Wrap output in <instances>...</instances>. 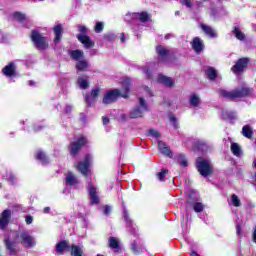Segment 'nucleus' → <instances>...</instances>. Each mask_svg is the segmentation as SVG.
I'll use <instances>...</instances> for the list:
<instances>
[{"label": "nucleus", "mask_w": 256, "mask_h": 256, "mask_svg": "<svg viewBox=\"0 0 256 256\" xmlns=\"http://www.w3.org/2000/svg\"><path fill=\"white\" fill-rule=\"evenodd\" d=\"M66 183L67 185H70L71 187H73L75 185H78L79 180L77 179L75 174H73V172H68L66 174Z\"/></svg>", "instance_id": "412c9836"}, {"label": "nucleus", "mask_w": 256, "mask_h": 256, "mask_svg": "<svg viewBox=\"0 0 256 256\" xmlns=\"http://www.w3.org/2000/svg\"><path fill=\"white\" fill-rule=\"evenodd\" d=\"M87 189L91 205L99 204V195L97 194V187H95V185L93 184H89L87 186Z\"/></svg>", "instance_id": "9d476101"}, {"label": "nucleus", "mask_w": 256, "mask_h": 256, "mask_svg": "<svg viewBox=\"0 0 256 256\" xmlns=\"http://www.w3.org/2000/svg\"><path fill=\"white\" fill-rule=\"evenodd\" d=\"M78 87L81 89H89V77L87 76H80L77 80Z\"/></svg>", "instance_id": "4be33fe9"}, {"label": "nucleus", "mask_w": 256, "mask_h": 256, "mask_svg": "<svg viewBox=\"0 0 256 256\" xmlns=\"http://www.w3.org/2000/svg\"><path fill=\"white\" fill-rule=\"evenodd\" d=\"M87 67H89V62L84 59L78 60V62L76 63L77 71H87Z\"/></svg>", "instance_id": "c756f323"}, {"label": "nucleus", "mask_w": 256, "mask_h": 256, "mask_svg": "<svg viewBox=\"0 0 256 256\" xmlns=\"http://www.w3.org/2000/svg\"><path fill=\"white\" fill-rule=\"evenodd\" d=\"M104 27L105 26H104L103 22H97L94 27L95 33H101V31H103Z\"/></svg>", "instance_id": "a19ab883"}, {"label": "nucleus", "mask_w": 256, "mask_h": 256, "mask_svg": "<svg viewBox=\"0 0 256 256\" xmlns=\"http://www.w3.org/2000/svg\"><path fill=\"white\" fill-rule=\"evenodd\" d=\"M247 65H249V58L239 59L236 64L232 67L231 71L234 73H243L245 69H247Z\"/></svg>", "instance_id": "9b49d317"}, {"label": "nucleus", "mask_w": 256, "mask_h": 256, "mask_svg": "<svg viewBox=\"0 0 256 256\" xmlns=\"http://www.w3.org/2000/svg\"><path fill=\"white\" fill-rule=\"evenodd\" d=\"M236 233L237 235H241V225H236Z\"/></svg>", "instance_id": "5fc2aeb1"}, {"label": "nucleus", "mask_w": 256, "mask_h": 256, "mask_svg": "<svg viewBox=\"0 0 256 256\" xmlns=\"http://www.w3.org/2000/svg\"><path fill=\"white\" fill-rule=\"evenodd\" d=\"M206 75H207L208 79H215V77H217V70H215V68H213V67H209L206 70Z\"/></svg>", "instance_id": "c9c22d12"}, {"label": "nucleus", "mask_w": 256, "mask_h": 256, "mask_svg": "<svg viewBox=\"0 0 256 256\" xmlns=\"http://www.w3.org/2000/svg\"><path fill=\"white\" fill-rule=\"evenodd\" d=\"M224 119H235L237 117V114L233 111H225L222 113Z\"/></svg>", "instance_id": "58836bf2"}, {"label": "nucleus", "mask_w": 256, "mask_h": 256, "mask_svg": "<svg viewBox=\"0 0 256 256\" xmlns=\"http://www.w3.org/2000/svg\"><path fill=\"white\" fill-rule=\"evenodd\" d=\"M33 82L30 81V85H32Z\"/></svg>", "instance_id": "338daca9"}, {"label": "nucleus", "mask_w": 256, "mask_h": 256, "mask_svg": "<svg viewBox=\"0 0 256 256\" xmlns=\"http://www.w3.org/2000/svg\"><path fill=\"white\" fill-rule=\"evenodd\" d=\"M25 221H26V225H31V223H33V216L27 215L25 217Z\"/></svg>", "instance_id": "09e8293b"}, {"label": "nucleus", "mask_w": 256, "mask_h": 256, "mask_svg": "<svg viewBox=\"0 0 256 256\" xmlns=\"http://www.w3.org/2000/svg\"><path fill=\"white\" fill-rule=\"evenodd\" d=\"M109 213H111V207L105 206V207H104V214H105V215H109Z\"/></svg>", "instance_id": "864d4df0"}, {"label": "nucleus", "mask_w": 256, "mask_h": 256, "mask_svg": "<svg viewBox=\"0 0 256 256\" xmlns=\"http://www.w3.org/2000/svg\"><path fill=\"white\" fill-rule=\"evenodd\" d=\"M35 157L38 161H40V163H42V165H47V163H49V159L42 150L36 151Z\"/></svg>", "instance_id": "b1692460"}, {"label": "nucleus", "mask_w": 256, "mask_h": 256, "mask_svg": "<svg viewBox=\"0 0 256 256\" xmlns=\"http://www.w3.org/2000/svg\"><path fill=\"white\" fill-rule=\"evenodd\" d=\"M156 51L158 54L159 61H165V59H167V55H168L169 51L166 50L165 47L158 46V47H156Z\"/></svg>", "instance_id": "5701e85b"}, {"label": "nucleus", "mask_w": 256, "mask_h": 256, "mask_svg": "<svg viewBox=\"0 0 256 256\" xmlns=\"http://www.w3.org/2000/svg\"><path fill=\"white\" fill-rule=\"evenodd\" d=\"M253 241L254 243H256V228L254 229V232H253Z\"/></svg>", "instance_id": "680f3d73"}, {"label": "nucleus", "mask_w": 256, "mask_h": 256, "mask_svg": "<svg viewBox=\"0 0 256 256\" xmlns=\"http://www.w3.org/2000/svg\"><path fill=\"white\" fill-rule=\"evenodd\" d=\"M182 5H186L187 7H191V0H180Z\"/></svg>", "instance_id": "603ef678"}, {"label": "nucleus", "mask_w": 256, "mask_h": 256, "mask_svg": "<svg viewBox=\"0 0 256 256\" xmlns=\"http://www.w3.org/2000/svg\"><path fill=\"white\" fill-rule=\"evenodd\" d=\"M71 249H72V252H71L72 256H82L83 255V249H81V247H79L77 245H72Z\"/></svg>", "instance_id": "f704fd0d"}, {"label": "nucleus", "mask_w": 256, "mask_h": 256, "mask_svg": "<svg viewBox=\"0 0 256 256\" xmlns=\"http://www.w3.org/2000/svg\"><path fill=\"white\" fill-rule=\"evenodd\" d=\"M190 105L191 107H199L201 105V97L197 94H192L190 96Z\"/></svg>", "instance_id": "c85d7f7f"}, {"label": "nucleus", "mask_w": 256, "mask_h": 256, "mask_svg": "<svg viewBox=\"0 0 256 256\" xmlns=\"http://www.w3.org/2000/svg\"><path fill=\"white\" fill-rule=\"evenodd\" d=\"M70 247L71 244H69L68 241L63 240L56 245V252L63 255V252L67 251V249H69Z\"/></svg>", "instance_id": "aec40b11"}, {"label": "nucleus", "mask_w": 256, "mask_h": 256, "mask_svg": "<svg viewBox=\"0 0 256 256\" xmlns=\"http://www.w3.org/2000/svg\"><path fill=\"white\" fill-rule=\"evenodd\" d=\"M124 219L125 221H129V214L127 213V211H124Z\"/></svg>", "instance_id": "bf43d9fd"}, {"label": "nucleus", "mask_w": 256, "mask_h": 256, "mask_svg": "<svg viewBox=\"0 0 256 256\" xmlns=\"http://www.w3.org/2000/svg\"><path fill=\"white\" fill-rule=\"evenodd\" d=\"M121 41H125V35L122 34Z\"/></svg>", "instance_id": "0e129e2a"}, {"label": "nucleus", "mask_w": 256, "mask_h": 256, "mask_svg": "<svg viewBox=\"0 0 256 256\" xmlns=\"http://www.w3.org/2000/svg\"><path fill=\"white\" fill-rule=\"evenodd\" d=\"M9 221H11V210L6 209L0 214V229L2 231L7 229Z\"/></svg>", "instance_id": "f8f14e48"}, {"label": "nucleus", "mask_w": 256, "mask_h": 256, "mask_svg": "<svg viewBox=\"0 0 256 256\" xmlns=\"http://www.w3.org/2000/svg\"><path fill=\"white\" fill-rule=\"evenodd\" d=\"M2 73L6 75V77H13L15 76V63L10 62L2 69Z\"/></svg>", "instance_id": "6ab92c4d"}, {"label": "nucleus", "mask_w": 256, "mask_h": 256, "mask_svg": "<svg viewBox=\"0 0 256 256\" xmlns=\"http://www.w3.org/2000/svg\"><path fill=\"white\" fill-rule=\"evenodd\" d=\"M54 43L57 44L61 41V35H63V27L61 25H57L54 27Z\"/></svg>", "instance_id": "a878e982"}, {"label": "nucleus", "mask_w": 256, "mask_h": 256, "mask_svg": "<svg viewBox=\"0 0 256 256\" xmlns=\"http://www.w3.org/2000/svg\"><path fill=\"white\" fill-rule=\"evenodd\" d=\"M157 81L158 83H162V85H165L166 87H173V85L175 84V81H173V79L162 74L158 75Z\"/></svg>", "instance_id": "a211bd4d"}, {"label": "nucleus", "mask_w": 256, "mask_h": 256, "mask_svg": "<svg viewBox=\"0 0 256 256\" xmlns=\"http://www.w3.org/2000/svg\"><path fill=\"white\" fill-rule=\"evenodd\" d=\"M144 73L148 79H152L153 76H151V70H149V68H145Z\"/></svg>", "instance_id": "3c124183"}, {"label": "nucleus", "mask_w": 256, "mask_h": 256, "mask_svg": "<svg viewBox=\"0 0 256 256\" xmlns=\"http://www.w3.org/2000/svg\"><path fill=\"white\" fill-rule=\"evenodd\" d=\"M149 135H151V137H154V139H161V133H159V131L157 130H149Z\"/></svg>", "instance_id": "c03bdc74"}, {"label": "nucleus", "mask_w": 256, "mask_h": 256, "mask_svg": "<svg viewBox=\"0 0 256 256\" xmlns=\"http://www.w3.org/2000/svg\"><path fill=\"white\" fill-rule=\"evenodd\" d=\"M49 211H51L50 207H45L43 210V213H49Z\"/></svg>", "instance_id": "052dcab7"}, {"label": "nucleus", "mask_w": 256, "mask_h": 256, "mask_svg": "<svg viewBox=\"0 0 256 256\" xmlns=\"http://www.w3.org/2000/svg\"><path fill=\"white\" fill-rule=\"evenodd\" d=\"M167 173H169V170H165V169L159 172L157 174L159 181H165V175H167Z\"/></svg>", "instance_id": "37998d69"}, {"label": "nucleus", "mask_w": 256, "mask_h": 256, "mask_svg": "<svg viewBox=\"0 0 256 256\" xmlns=\"http://www.w3.org/2000/svg\"><path fill=\"white\" fill-rule=\"evenodd\" d=\"M222 97L226 99H239L241 97H249V95L253 94V89L247 86H242L241 88H237L233 91L222 90L221 92Z\"/></svg>", "instance_id": "f03ea898"}, {"label": "nucleus", "mask_w": 256, "mask_h": 256, "mask_svg": "<svg viewBox=\"0 0 256 256\" xmlns=\"http://www.w3.org/2000/svg\"><path fill=\"white\" fill-rule=\"evenodd\" d=\"M14 19H16V21H25V14L20 13V12H16L14 13Z\"/></svg>", "instance_id": "79ce46f5"}, {"label": "nucleus", "mask_w": 256, "mask_h": 256, "mask_svg": "<svg viewBox=\"0 0 256 256\" xmlns=\"http://www.w3.org/2000/svg\"><path fill=\"white\" fill-rule=\"evenodd\" d=\"M15 237L18 239V241H20L21 245H24L27 249L35 247V238H33V236H31L27 230L16 233Z\"/></svg>", "instance_id": "39448f33"}, {"label": "nucleus", "mask_w": 256, "mask_h": 256, "mask_svg": "<svg viewBox=\"0 0 256 256\" xmlns=\"http://www.w3.org/2000/svg\"><path fill=\"white\" fill-rule=\"evenodd\" d=\"M73 109V107H71V106H66V108H65V111H66V113H71V110Z\"/></svg>", "instance_id": "13d9d810"}, {"label": "nucleus", "mask_w": 256, "mask_h": 256, "mask_svg": "<svg viewBox=\"0 0 256 256\" xmlns=\"http://www.w3.org/2000/svg\"><path fill=\"white\" fill-rule=\"evenodd\" d=\"M101 95V88L94 87L90 93L85 96V103H87L88 107H93L95 103H97V99Z\"/></svg>", "instance_id": "6e6552de"}, {"label": "nucleus", "mask_w": 256, "mask_h": 256, "mask_svg": "<svg viewBox=\"0 0 256 256\" xmlns=\"http://www.w3.org/2000/svg\"><path fill=\"white\" fill-rule=\"evenodd\" d=\"M196 167L202 177H209L213 173V164L209 159L197 158Z\"/></svg>", "instance_id": "7ed1b4c3"}, {"label": "nucleus", "mask_w": 256, "mask_h": 256, "mask_svg": "<svg viewBox=\"0 0 256 256\" xmlns=\"http://www.w3.org/2000/svg\"><path fill=\"white\" fill-rule=\"evenodd\" d=\"M193 209L196 213H201L203 211V209H205V207L203 206V204L201 202H197L194 204Z\"/></svg>", "instance_id": "ea45409f"}, {"label": "nucleus", "mask_w": 256, "mask_h": 256, "mask_svg": "<svg viewBox=\"0 0 256 256\" xmlns=\"http://www.w3.org/2000/svg\"><path fill=\"white\" fill-rule=\"evenodd\" d=\"M172 35L171 34H168L165 36V39H171Z\"/></svg>", "instance_id": "e2e57ef3"}, {"label": "nucleus", "mask_w": 256, "mask_h": 256, "mask_svg": "<svg viewBox=\"0 0 256 256\" xmlns=\"http://www.w3.org/2000/svg\"><path fill=\"white\" fill-rule=\"evenodd\" d=\"M91 161H93V157H91V155H87L85 160L83 162H79L76 166V169H78L84 177H89V175H91V170L89 169Z\"/></svg>", "instance_id": "0eeeda50"}, {"label": "nucleus", "mask_w": 256, "mask_h": 256, "mask_svg": "<svg viewBox=\"0 0 256 256\" xmlns=\"http://www.w3.org/2000/svg\"><path fill=\"white\" fill-rule=\"evenodd\" d=\"M86 144H87V138L84 136H81L78 139V141L70 144V154L73 156L77 155V153H79L83 145H86Z\"/></svg>", "instance_id": "1a4fd4ad"}, {"label": "nucleus", "mask_w": 256, "mask_h": 256, "mask_svg": "<svg viewBox=\"0 0 256 256\" xmlns=\"http://www.w3.org/2000/svg\"><path fill=\"white\" fill-rule=\"evenodd\" d=\"M158 148L162 155H166V157L171 155V149H169V146H167V144L164 142L158 141Z\"/></svg>", "instance_id": "393cba45"}, {"label": "nucleus", "mask_w": 256, "mask_h": 256, "mask_svg": "<svg viewBox=\"0 0 256 256\" xmlns=\"http://www.w3.org/2000/svg\"><path fill=\"white\" fill-rule=\"evenodd\" d=\"M4 243H5L7 251H9L10 255L17 254V249L15 248L16 247V242L15 241H13L9 238H6L4 240Z\"/></svg>", "instance_id": "f3484780"}, {"label": "nucleus", "mask_w": 256, "mask_h": 256, "mask_svg": "<svg viewBox=\"0 0 256 256\" xmlns=\"http://www.w3.org/2000/svg\"><path fill=\"white\" fill-rule=\"evenodd\" d=\"M132 249H133V251H135V246L134 245L132 246Z\"/></svg>", "instance_id": "69168bd1"}, {"label": "nucleus", "mask_w": 256, "mask_h": 256, "mask_svg": "<svg viewBox=\"0 0 256 256\" xmlns=\"http://www.w3.org/2000/svg\"><path fill=\"white\" fill-rule=\"evenodd\" d=\"M129 87H131V80L127 78L123 82V89H114L108 91L104 95L102 103L104 105H111V103H115L119 97H124V99H127V97H129Z\"/></svg>", "instance_id": "f257e3e1"}, {"label": "nucleus", "mask_w": 256, "mask_h": 256, "mask_svg": "<svg viewBox=\"0 0 256 256\" xmlns=\"http://www.w3.org/2000/svg\"><path fill=\"white\" fill-rule=\"evenodd\" d=\"M102 121H103V125H107V123H109V118L103 117Z\"/></svg>", "instance_id": "4d7b16f0"}, {"label": "nucleus", "mask_w": 256, "mask_h": 256, "mask_svg": "<svg viewBox=\"0 0 256 256\" xmlns=\"http://www.w3.org/2000/svg\"><path fill=\"white\" fill-rule=\"evenodd\" d=\"M84 52L83 50H72L70 52V56L72 57V59H74V61H81L83 60V57H84Z\"/></svg>", "instance_id": "bb28decb"}, {"label": "nucleus", "mask_w": 256, "mask_h": 256, "mask_svg": "<svg viewBox=\"0 0 256 256\" xmlns=\"http://www.w3.org/2000/svg\"><path fill=\"white\" fill-rule=\"evenodd\" d=\"M195 149L202 151V153H207V149H209V146H207L205 142L198 140L195 142Z\"/></svg>", "instance_id": "7c9ffc66"}, {"label": "nucleus", "mask_w": 256, "mask_h": 256, "mask_svg": "<svg viewBox=\"0 0 256 256\" xmlns=\"http://www.w3.org/2000/svg\"><path fill=\"white\" fill-rule=\"evenodd\" d=\"M191 45L196 53H201V51H203V49H205L203 40H201V38H199V37L194 38Z\"/></svg>", "instance_id": "2eb2a0df"}, {"label": "nucleus", "mask_w": 256, "mask_h": 256, "mask_svg": "<svg viewBox=\"0 0 256 256\" xmlns=\"http://www.w3.org/2000/svg\"><path fill=\"white\" fill-rule=\"evenodd\" d=\"M200 27L207 37H210L211 39H215V37H217V32L211 26L201 24Z\"/></svg>", "instance_id": "dca6fc26"}, {"label": "nucleus", "mask_w": 256, "mask_h": 256, "mask_svg": "<svg viewBox=\"0 0 256 256\" xmlns=\"http://www.w3.org/2000/svg\"><path fill=\"white\" fill-rule=\"evenodd\" d=\"M178 163L181 167H187V159H185V156H179Z\"/></svg>", "instance_id": "a18cd8bd"}, {"label": "nucleus", "mask_w": 256, "mask_h": 256, "mask_svg": "<svg viewBox=\"0 0 256 256\" xmlns=\"http://www.w3.org/2000/svg\"><path fill=\"white\" fill-rule=\"evenodd\" d=\"M253 128L249 125H245L242 128V135L246 137V139H253Z\"/></svg>", "instance_id": "cd10ccee"}, {"label": "nucleus", "mask_w": 256, "mask_h": 256, "mask_svg": "<svg viewBox=\"0 0 256 256\" xmlns=\"http://www.w3.org/2000/svg\"><path fill=\"white\" fill-rule=\"evenodd\" d=\"M233 35H235L236 39L239 41H243L245 39V34L238 27H234Z\"/></svg>", "instance_id": "72a5a7b5"}, {"label": "nucleus", "mask_w": 256, "mask_h": 256, "mask_svg": "<svg viewBox=\"0 0 256 256\" xmlns=\"http://www.w3.org/2000/svg\"><path fill=\"white\" fill-rule=\"evenodd\" d=\"M231 151L236 157H239V155L243 153V151L241 150V146H239V144L237 143L231 144Z\"/></svg>", "instance_id": "473e14b6"}, {"label": "nucleus", "mask_w": 256, "mask_h": 256, "mask_svg": "<svg viewBox=\"0 0 256 256\" xmlns=\"http://www.w3.org/2000/svg\"><path fill=\"white\" fill-rule=\"evenodd\" d=\"M142 91L145 93L146 97H153V93H151V89H149V87L143 86Z\"/></svg>", "instance_id": "49530a36"}, {"label": "nucleus", "mask_w": 256, "mask_h": 256, "mask_svg": "<svg viewBox=\"0 0 256 256\" xmlns=\"http://www.w3.org/2000/svg\"><path fill=\"white\" fill-rule=\"evenodd\" d=\"M77 39L80 41V43H82L85 49H91L92 47H95V42H93V40H91V38L86 34H78Z\"/></svg>", "instance_id": "4468645a"}, {"label": "nucleus", "mask_w": 256, "mask_h": 256, "mask_svg": "<svg viewBox=\"0 0 256 256\" xmlns=\"http://www.w3.org/2000/svg\"><path fill=\"white\" fill-rule=\"evenodd\" d=\"M78 31L81 33L80 35H85L87 33V27L80 25L78 26Z\"/></svg>", "instance_id": "de8ad7c7"}, {"label": "nucleus", "mask_w": 256, "mask_h": 256, "mask_svg": "<svg viewBox=\"0 0 256 256\" xmlns=\"http://www.w3.org/2000/svg\"><path fill=\"white\" fill-rule=\"evenodd\" d=\"M6 179L11 183V185H15L17 183V178L15 177V174L13 172H7L6 173Z\"/></svg>", "instance_id": "e433bc0d"}, {"label": "nucleus", "mask_w": 256, "mask_h": 256, "mask_svg": "<svg viewBox=\"0 0 256 256\" xmlns=\"http://www.w3.org/2000/svg\"><path fill=\"white\" fill-rule=\"evenodd\" d=\"M31 40L39 51H43V49H47V47H49L47 39H45V37L41 36V34L35 30L32 31Z\"/></svg>", "instance_id": "423d86ee"}, {"label": "nucleus", "mask_w": 256, "mask_h": 256, "mask_svg": "<svg viewBox=\"0 0 256 256\" xmlns=\"http://www.w3.org/2000/svg\"><path fill=\"white\" fill-rule=\"evenodd\" d=\"M104 37H105V39L110 40V39H113V37H115V36L113 34H106Z\"/></svg>", "instance_id": "6e6d98bb"}, {"label": "nucleus", "mask_w": 256, "mask_h": 256, "mask_svg": "<svg viewBox=\"0 0 256 256\" xmlns=\"http://www.w3.org/2000/svg\"><path fill=\"white\" fill-rule=\"evenodd\" d=\"M108 245L110 249H119V240L115 237H110L108 240Z\"/></svg>", "instance_id": "2f4dec72"}, {"label": "nucleus", "mask_w": 256, "mask_h": 256, "mask_svg": "<svg viewBox=\"0 0 256 256\" xmlns=\"http://www.w3.org/2000/svg\"><path fill=\"white\" fill-rule=\"evenodd\" d=\"M0 189H1V183H0Z\"/></svg>", "instance_id": "774afa93"}, {"label": "nucleus", "mask_w": 256, "mask_h": 256, "mask_svg": "<svg viewBox=\"0 0 256 256\" xmlns=\"http://www.w3.org/2000/svg\"><path fill=\"white\" fill-rule=\"evenodd\" d=\"M231 203L234 207H241V199H239L238 195L233 194L231 196Z\"/></svg>", "instance_id": "4c0bfd02"}, {"label": "nucleus", "mask_w": 256, "mask_h": 256, "mask_svg": "<svg viewBox=\"0 0 256 256\" xmlns=\"http://www.w3.org/2000/svg\"><path fill=\"white\" fill-rule=\"evenodd\" d=\"M129 17H131V19H139L141 23H147V21L151 19V16L147 12L129 13L126 15V21H129Z\"/></svg>", "instance_id": "ddd939ff"}, {"label": "nucleus", "mask_w": 256, "mask_h": 256, "mask_svg": "<svg viewBox=\"0 0 256 256\" xmlns=\"http://www.w3.org/2000/svg\"><path fill=\"white\" fill-rule=\"evenodd\" d=\"M170 123L173 127L177 128V118L175 116H170Z\"/></svg>", "instance_id": "8fccbe9b"}, {"label": "nucleus", "mask_w": 256, "mask_h": 256, "mask_svg": "<svg viewBox=\"0 0 256 256\" xmlns=\"http://www.w3.org/2000/svg\"><path fill=\"white\" fill-rule=\"evenodd\" d=\"M138 105L139 106L133 108L130 111L131 119H141V117H143V114L146 113V111H149V105L147 104V100L145 98L139 97Z\"/></svg>", "instance_id": "20e7f679"}]
</instances>
